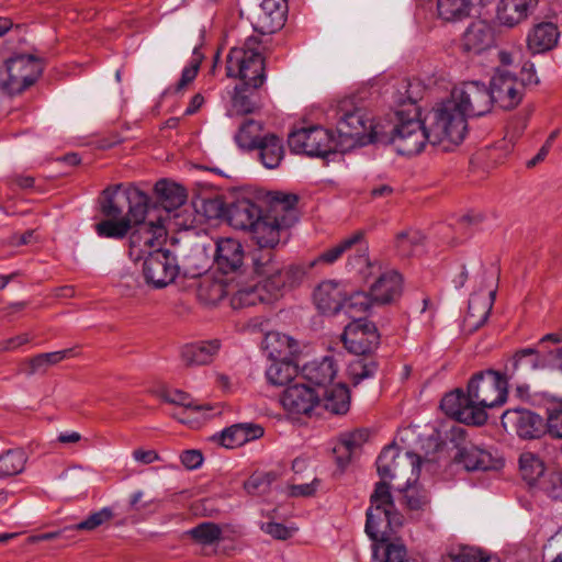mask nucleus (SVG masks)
<instances>
[{"mask_svg":"<svg viewBox=\"0 0 562 562\" xmlns=\"http://www.w3.org/2000/svg\"><path fill=\"white\" fill-rule=\"evenodd\" d=\"M396 123L392 128V145L404 156L419 154L426 143L442 146L445 151L458 146L468 132L467 116L458 108L456 101L448 98L438 103L424 121L405 111L396 112Z\"/></svg>","mask_w":562,"mask_h":562,"instance_id":"obj_1","label":"nucleus"},{"mask_svg":"<svg viewBox=\"0 0 562 562\" xmlns=\"http://www.w3.org/2000/svg\"><path fill=\"white\" fill-rule=\"evenodd\" d=\"M507 375L487 369L476 372L468 382L467 393L456 389L447 393L440 408L453 419L473 426H481L487 420L486 408L501 406L506 402Z\"/></svg>","mask_w":562,"mask_h":562,"instance_id":"obj_2","label":"nucleus"},{"mask_svg":"<svg viewBox=\"0 0 562 562\" xmlns=\"http://www.w3.org/2000/svg\"><path fill=\"white\" fill-rule=\"evenodd\" d=\"M167 231L160 220L150 221L135 228L130 235V258L143 262L145 282L162 289L172 283L179 273L177 256L169 249L162 248Z\"/></svg>","mask_w":562,"mask_h":562,"instance_id":"obj_3","label":"nucleus"},{"mask_svg":"<svg viewBox=\"0 0 562 562\" xmlns=\"http://www.w3.org/2000/svg\"><path fill=\"white\" fill-rule=\"evenodd\" d=\"M404 525V516L396 509L390 485L380 481L370 496L366 532L373 541L386 542Z\"/></svg>","mask_w":562,"mask_h":562,"instance_id":"obj_4","label":"nucleus"},{"mask_svg":"<svg viewBox=\"0 0 562 562\" xmlns=\"http://www.w3.org/2000/svg\"><path fill=\"white\" fill-rule=\"evenodd\" d=\"M149 196L139 188L116 184L102 191L100 198L101 213L108 218H135L138 227L145 222L149 206Z\"/></svg>","mask_w":562,"mask_h":562,"instance_id":"obj_5","label":"nucleus"},{"mask_svg":"<svg viewBox=\"0 0 562 562\" xmlns=\"http://www.w3.org/2000/svg\"><path fill=\"white\" fill-rule=\"evenodd\" d=\"M337 115L336 128L339 137L337 144L341 148L368 143L392 144V133L390 135L381 133L363 109L348 110L341 105Z\"/></svg>","mask_w":562,"mask_h":562,"instance_id":"obj_6","label":"nucleus"},{"mask_svg":"<svg viewBox=\"0 0 562 562\" xmlns=\"http://www.w3.org/2000/svg\"><path fill=\"white\" fill-rule=\"evenodd\" d=\"M260 41L250 36L243 47H234L226 58V75L229 78H239L244 86L252 90L260 88L265 80V59L259 52Z\"/></svg>","mask_w":562,"mask_h":562,"instance_id":"obj_7","label":"nucleus"},{"mask_svg":"<svg viewBox=\"0 0 562 562\" xmlns=\"http://www.w3.org/2000/svg\"><path fill=\"white\" fill-rule=\"evenodd\" d=\"M296 202V195L276 193L269 213H261L254 225L248 229L258 246L276 247L279 244L280 232L284 227V216L280 217L279 211H288L292 209Z\"/></svg>","mask_w":562,"mask_h":562,"instance_id":"obj_8","label":"nucleus"},{"mask_svg":"<svg viewBox=\"0 0 562 562\" xmlns=\"http://www.w3.org/2000/svg\"><path fill=\"white\" fill-rule=\"evenodd\" d=\"M41 75V67L32 55L9 58L0 67V90L8 94H20L33 86Z\"/></svg>","mask_w":562,"mask_h":562,"instance_id":"obj_9","label":"nucleus"},{"mask_svg":"<svg viewBox=\"0 0 562 562\" xmlns=\"http://www.w3.org/2000/svg\"><path fill=\"white\" fill-rule=\"evenodd\" d=\"M291 151L311 157H325L338 149L330 131L321 126L303 127L289 134Z\"/></svg>","mask_w":562,"mask_h":562,"instance_id":"obj_10","label":"nucleus"},{"mask_svg":"<svg viewBox=\"0 0 562 562\" xmlns=\"http://www.w3.org/2000/svg\"><path fill=\"white\" fill-rule=\"evenodd\" d=\"M450 99L468 116H482L493 108L490 87L481 81H465L454 87Z\"/></svg>","mask_w":562,"mask_h":562,"instance_id":"obj_11","label":"nucleus"},{"mask_svg":"<svg viewBox=\"0 0 562 562\" xmlns=\"http://www.w3.org/2000/svg\"><path fill=\"white\" fill-rule=\"evenodd\" d=\"M376 470L383 481L404 477L407 473L416 481L420 472V457L411 451L402 452L396 446L391 445L379 454Z\"/></svg>","mask_w":562,"mask_h":562,"instance_id":"obj_12","label":"nucleus"},{"mask_svg":"<svg viewBox=\"0 0 562 562\" xmlns=\"http://www.w3.org/2000/svg\"><path fill=\"white\" fill-rule=\"evenodd\" d=\"M497 280L498 277L495 278L493 273L483 272L482 284L479 292L471 295L464 319L471 329L476 330L486 323L496 297V285L493 286V283Z\"/></svg>","mask_w":562,"mask_h":562,"instance_id":"obj_13","label":"nucleus"},{"mask_svg":"<svg viewBox=\"0 0 562 562\" xmlns=\"http://www.w3.org/2000/svg\"><path fill=\"white\" fill-rule=\"evenodd\" d=\"M341 340L349 352L368 356L378 348L380 335L374 323L359 318L345 327Z\"/></svg>","mask_w":562,"mask_h":562,"instance_id":"obj_14","label":"nucleus"},{"mask_svg":"<svg viewBox=\"0 0 562 562\" xmlns=\"http://www.w3.org/2000/svg\"><path fill=\"white\" fill-rule=\"evenodd\" d=\"M493 104L503 110H513L524 98V83L506 69L497 68L490 83Z\"/></svg>","mask_w":562,"mask_h":562,"instance_id":"obj_15","label":"nucleus"},{"mask_svg":"<svg viewBox=\"0 0 562 562\" xmlns=\"http://www.w3.org/2000/svg\"><path fill=\"white\" fill-rule=\"evenodd\" d=\"M504 428H512L522 439L539 438L546 431L543 418L526 408L507 409L502 415Z\"/></svg>","mask_w":562,"mask_h":562,"instance_id":"obj_16","label":"nucleus"},{"mask_svg":"<svg viewBox=\"0 0 562 562\" xmlns=\"http://www.w3.org/2000/svg\"><path fill=\"white\" fill-rule=\"evenodd\" d=\"M281 403L284 409L291 414L311 415L319 404V391L305 384L295 383L284 390Z\"/></svg>","mask_w":562,"mask_h":562,"instance_id":"obj_17","label":"nucleus"},{"mask_svg":"<svg viewBox=\"0 0 562 562\" xmlns=\"http://www.w3.org/2000/svg\"><path fill=\"white\" fill-rule=\"evenodd\" d=\"M244 249L234 238H222L216 241L214 265L223 274L240 273L244 268Z\"/></svg>","mask_w":562,"mask_h":562,"instance_id":"obj_18","label":"nucleus"},{"mask_svg":"<svg viewBox=\"0 0 562 562\" xmlns=\"http://www.w3.org/2000/svg\"><path fill=\"white\" fill-rule=\"evenodd\" d=\"M494 44V30L485 21L472 22L463 33L461 48L464 53L477 55Z\"/></svg>","mask_w":562,"mask_h":562,"instance_id":"obj_19","label":"nucleus"},{"mask_svg":"<svg viewBox=\"0 0 562 562\" xmlns=\"http://www.w3.org/2000/svg\"><path fill=\"white\" fill-rule=\"evenodd\" d=\"M538 5V0H499L496 20L501 25L515 27L525 21Z\"/></svg>","mask_w":562,"mask_h":562,"instance_id":"obj_20","label":"nucleus"},{"mask_svg":"<svg viewBox=\"0 0 562 562\" xmlns=\"http://www.w3.org/2000/svg\"><path fill=\"white\" fill-rule=\"evenodd\" d=\"M402 285V276L396 271L391 270L380 274L370 286L374 303L378 305L393 303L401 296Z\"/></svg>","mask_w":562,"mask_h":562,"instance_id":"obj_21","label":"nucleus"},{"mask_svg":"<svg viewBox=\"0 0 562 562\" xmlns=\"http://www.w3.org/2000/svg\"><path fill=\"white\" fill-rule=\"evenodd\" d=\"M345 291L335 281H324L314 291V303L323 314L335 315L341 311Z\"/></svg>","mask_w":562,"mask_h":562,"instance_id":"obj_22","label":"nucleus"},{"mask_svg":"<svg viewBox=\"0 0 562 562\" xmlns=\"http://www.w3.org/2000/svg\"><path fill=\"white\" fill-rule=\"evenodd\" d=\"M261 213L255 202L243 198L227 205L226 220L234 228L248 231Z\"/></svg>","mask_w":562,"mask_h":562,"instance_id":"obj_23","label":"nucleus"},{"mask_svg":"<svg viewBox=\"0 0 562 562\" xmlns=\"http://www.w3.org/2000/svg\"><path fill=\"white\" fill-rule=\"evenodd\" d=\"M288 0H263L258 15L262 33H274L286 20Z\"/></svg>","mask_w":562,"mask_h":562,"instance_id":"obj_24","label":"nucleus"},{"mask_svg":"<svg viewBox=\"0 0 562 562\" xmlns=\"http://www.w3.org/2000/svg\"><path fill=\"white\" fill-rule=\"evenodd\" d=\"M317 391H319L317 409L323 408L334 415H344L349 411L350 392L345 384H336Z\"/></svg>","mask_w":562,"mask_h":562,"instance_id":"obj_25","label":"nucleus"},{"mask_svg":"<svg viewBox=\"0 0 562 562\" xmlns=\"http://www.w3.org/2000/svg\"><path fill=\"white\" fill-rule=\"evenodd\" d=\"M454 460L468 471H487L496 468V460L491 452L473 445L460 448Z\"/></svg>","mask_w":562,"mask_h":562,"instance_id":"obj_26","label":"nucleus"},{"mask_svg":"<svg viewBox=\"0 0 562 562\" xmlns=\"http://www.w3.org/2000/svg\"><path fill=\"white\" fill-rule=\"evenodd\" d=\"M559 38L558 27L551 22H542L533 26L527 36V47L532 54L552 49Z\"/></svg>","mask_w":562,"mask_h":562,"instance_id":"obj_27","label":"nucleus"},{"mask_svg":"<svg viewBox=\"0 0 562 562\" xmlns=\"http://www.w3.org/2000/svg\"><path fill=\"white\" fill-rule=\"evenodd\" d=\"M220 346L217 339L188 344L181 349L182 361L186 366L209 364L218 352Z\"/></svg>","mask_w":562,"mask_h":562,"instance_id":"obj_28","label":"nucleus"},{"mask_svg":"<svg viewBox=\"0 0 562 562\" xmlns=\"http://www.w3.org/2000/svg\"><path fill=\"white\" fill-rule=\"evenodd\" d=\"M303 376L318 389L326 387L337 374V364L333 357L326 356L321 361H313L303 367Z\"/></svg>","mask_w":562,"mask_h":562,"instance_id":"obj_29","label":"nucleus"},{"mask_svg":"<svg viewBox=\"0 0 562 562\" xmlns=\"http://www.w3.org/2000/svg\"><path fill=\"white\" fill-rule=\"evenodd\" d=\"M155 193L159 204L167 212L183 205L188 198L187 191L182 186L166 179H161L155 184Z\"/></svg>","mask_w":562,"mask_h":562,"instance_id":"obj_30","label":"nucleus"},{"mask_svg":"<svg viewBox=\"0 0 562 562\" xmlns=\"http://www.w3.org/2000/svg\"><path fill=\"white\" fill-rule=\"evenodd\" d=\"M483 0H437L438 18L445 22H459L470 16L472 8Z\"/></svg>","mask_w":562,"mask_h":562,"instance_id":"obj_31","label":"nucleus"},{"mask_svg":"<svg viewBox=\"0 0 562 562\" xmlns=\"http://www.w3.org/2000/svg\"><path fill=\"white\" fill-rule=\"evenodd\" d=\"M544 366L539 351L535 348H526L517 351L513 359L505 366V375L513 379L518 372L533 371Z\"/></svg>","mask_w":562,"mask_h":562,"instance_id":"obj_32","label":"nucleus"},{"mask_svg":"<svg viewBox=\"0 0 562 562\" xmlns=\"http://www.w3.org/2000/svg\"><path fill=\"white\" fill-rule=\"evenodd\" d=\"M192 205L198 213L209 220L226 218L227 205L222 195L210 191L203 192L192 199Z\"/></svg>","mask_w":562,"mask_h":562,"instance_id":"obj_33","label":"nucleus"},{"mask_svg":"<svg viewBox=\"0 0 562 562\" xmlns=\"http://www.w3.org/2000/svg\"><path fill=\"white\" fill-rule=\"evenodd\" d=\"M447 558L451 562H501L497 554L468 544L451 547L447 552Z\"/></svg>","mask_w":562,"mask_h":562,"instance_id":"obj_34","label":"nucleus"},{"mask_svg":"<svg viewBox=\"0 0 562 562\" xmlns=\"http://www.w3.org/2000/svg\"><path fill=\"white\" fill-rule=\"evenodd\" d=\"M263 277L260 285L265 292L269 294L270 299H277L281 295V291L292 280V270L285 269L282 265L268 270L261 274Z\"/></svg>","mask_w":562,"mask_h":562,"instance_id":"obj_35","label":"nucleus"},{"mask_svg":"<svg viewBox=\"0 0 562 562\" xmlns=\"http://www.w3.org/2000/svg\"><path fill=\"white\" fill-rule=\"evenodd\" d=\"M256 148L259 149L261 162L268 169L277 168L283 159L282 140L274 134L263 136Z\"/></svg>","mask_w":562,"mask_h":562,"instance_id":"obj_36","label":"nucleus"},{"mask_svg":"<svg viewBox=\"0 0 562 562\" xmlns=\"http://www.w3.org/2000/svg\"><path fill=\"white\" fill-rule=\"evenodd\" d=\"M543 461L532 452H524L519 457V472L529 486H536L546 473Z\"/></svg>","mask_w":562,"mask_h":562,"instance_id":"obj_37","label":"nucleus"},{"mask_svg":"<svg viewBox=\"0 0 562 562\" xmlns=\"http://www.w3.org/2000/svg\"><path fill=\"white\" fill-rule=\"evenodd\" d=\"M267 348L272 359H288L299 352V344L288 335L272 333L267 336Z\"/></svg>","mask_w":562,"mask_h":562,"instance_id":"obj_38","label":"nucleus"},{"mask_svg":"<svg viewBox=\"0 0 562 562\" xmlns=\"http://www.w3.org/2000/svg\"><path fill=\"white\" fill-rule=\"evenodd\" d=\"M132 225L138 228L135 218H108L98 223L95 231L100 237L122 239L128 234Z\"/></svg>","mask_w":562,"mask_h":562,"instance_id":"obj_39","label":"nucleus"},{"mask_svg":"<svg viewBox=\"0 0 562 562\" xmlns=\"http://www.w3.org/2000/svg\"><path fill=\"white\" fill-rule=\"evenodd\" d=\"M297 366L288 359H273L266 371L268 381L273 385H285L297 375Z\"/></svg>","mask_w":562,"mask_h":562,"instance_id":"obj_40","label":"nucleus"},{"mask_svg":"<svg viewBox=\"0 0 562 562\" xmlns=\"http://www.w3.org/2000/svg\"><path fill=\"white\" fill-rule=\"evenodd\" d=\"M375 304L371 295L366 292H355L349 297L344 295L341 311H344L353 321L361 318L359 315L364 314L369 308Z\"/></svg>","mask_w":562,"mask_h":562,"instance_id":"obj_41","label":"nucleus"},{"mask_svg":"<svg viewBox=\"0 0 562 562\" xmlns=\"http://www.w3.org/2000/svg\"><path fill=\"white\" fill-rule=\"evenodd\" d=\"M261 131L262 125L260 122L250 119L246 120L235 136L236 143L241 148L255 149L262 139L260 136Z\"/></svg>","mask_w":562,"mask_h":562,"instance_id":"obj_42","label":"nucleus"},{"mask_svg":"<svg viewBox=\"0 0 562 562\" xmlns=\"http://www.w3.org/2000/svg\"><path fill=\"white\" fill-rule=\"evenodd\" d=\"M363 440L364 432L360 430L344 436L341 441L334 449V452L337 454V463L340 468L349 463L351 454L361 446Z\"/></svg>","mask_w":562,"mask_h":562,"instance_id":"obj_43","label":"nucleus"},{"mask_svg":"<svg viewBox=\"0 0 562 562\" xmlns=\"http://www.w3.org/2000/svg\"><path fill=\"white\" fill-rule=\"evenodd\" d=\"M263 290L259 284L238 289L231 299V305L233 308H244L254 306L257 303L268 301L269 297L263 295Z\"/></svg>","mask_w":562,"mask_h":562,"instance_id":"obj_44","label":"nucleus"},{"mask_svg":"<svg viewBox=\"0 0 562 562\" xmlns=\"http://www.w3.org/2000/svg\"><path fill=\"white\" fill-rule=\"evenodd\" d=\"M378 370V362L372 357H361L351 361L348 366V374L353 385L372 378Z\"/></svg>","mask_w":562,"mask_h":562,"instance_id":"obj_45","label":"nucleus"},{"mask_svg":"<svg viewBox=\"0 0 562 562\" xmlns=\"http://www.w3.org/2000/svg\"><path fill=\"white\" fill-rule=\"evenodd\" d=\"M26 462L25 452L22 449H12L0 456V475L12 476L21 473Z\"/></svg>","mask_w":562,"mask_h":562,"instance_id":"obj_46","label":"nucleus"},{"mask_svg":"<svg viewBox=\"0 0 562 562\" xmlns=\"http://www.w3.org/2000/svg\"><path fill=\"white\" fill-rule=\"evenodd\" d=\"M407 477L406 485L400 491L404 493L405 505L411 512H423L429 504V496L425 490L411 484Z\"/></svg>","mask_w":562,"mask_h":562,"instance_id":"obj_47","label":"nucleus"},{"mask_svg":"<svg viewBox=\"0 0 562 562\" xmlns=\"http://www.w3.org/2000/svg\"><path fill=\"white\" fill-rule=\"evenodd\" d=\"M356 246V254L349 257L348 266L350 269L356 270L360 276L367 279L369 276L373 274V269L376 267L369 260L367 254L368 246L363 244L362 240Z\"/></svg>","mask_w":562,"mask_h":562,"instance_id":"obj_48","label":"nucleus"},{"mask_svg":"<svg viewBox=\"0 0 562 562\" xmlns=\"http://www.w3.org/2000/svg\"><path fill=\"white\" fill-rule=\"evenodd\" d=\"M362 239H363V232L362 231H358V232L353 233L350 237L341 240L335 247L324 251L319 256V261H324L326 263L335 262L337 259H339L341 257V255L344 252H346L348 250H351Z\"/></svg>","mask_w":562,"mask_h":562,"instance_id":"obj_49","label":"nucleus"},{"mask_svg":"<svg viewBox=\"0 0 562 562\" xmlns=\"http://www.w3.org/2000/svg\"><path fill=\"white\" fill-rule=\"evenodd\" d=\"M188 535L201 544H211L221 538L222 530L214 522H202L189 530Z\"/></svg>","mask_w":562,"mask_h":562,"instance_id":"obj_50","label":"nucleus"},{"mask_svg":"<svg viewBox=\"0 0 562 562\" xmlns=\"http://www.w3.org/2000/svg\"><path fill=\"white\" fill-rule=\"evenodd\" d=\"M425 236L419 231L407 229L396 235V248L403 256H409L423 244Z\"/></svg>","mask_w":562,"mask_h":562,"instance_id":"obj_51","label":"nucleus"},{"mask_svg":"<svg viewBox=\"0 0 562 562\" xmlns=\"http://www.w3.org/2000/svg\"><path fill=\"white\" fill-rule=\"evenodd\" d=\"M113 516L114 515L112 509L109 507H104L99 512L92 513L88 518L76 524L75 526L65 528L64 531L70 529L79 531H92L100 527L101 525H103L104 522L110 521L113 518Z\"/></svg>","mask_w":562,"mask_h":562,"instance_id":"obj_52","label":"nucleus"},{"mask_svg":"<svg viewBox=\"0 0 562 562\" xmlns=\"http://www.w3.org/2000/svg\"><path fill=\"white\" fill-rule=\"evenodd\" d=\"M537 487L549 497L562 501V474L555 471H546Z\"/></svg>","mask_w":562,"mask_h":562,"instance_id":"obj_53","label":"nucleus"},{"mask_svg":"<svg viewBox=\"0 0 562 562\" xmlns=\"http://www.w3.org/2000/svg\"><path fill=\"white\" fill-rule=\"evenodd\" d=\"M249 88L250 87L244 86V83L235 88L232 103L237 113H251L256 108V103L252 100V91H249Z\"/></svg>","mask_w":562,"mask_h":562,"instance_id":"obj_54","label":"nucleus"},{"mask_svg":"<svg viewBox=\"0 0 562 562\" xmlns=\"http://www.w3.org/2000/svg\"><path fill=\"white\" fill-rule=\"evenodd\" d=\"M274 247H260L254 251L252 262L254 270L257 274L261 276L268 270L280 266L279 262L273 261L272 249Z\"/></svg>","mask_w":562,"mask_h":562,"instance_id":"obj_55","label":"nucleus"},{"mask_svg":"<svg viewBox=\"0 0 562 562\" xmlns=\"http://www.w3.org/2000/svg\"><path fill=\"white\" fill-rule=\"evenodd\" d=\"M199 295L209 303L216 304L227 295V290L221 281L204 280L199 288Z\"/></svg>","mask_w":562,"mask_h":562,"instance_id":"obj_56","label":"nucleus"},{"mask_svg":"<svg viewBox=\"0 0 562 562\" xmlns=\"http://www.w3.org/2000/svg\"><path fill=\"white\" fill-rule=\"evenodd\" d=\"M276 479L277 474L273 472L254 474L244 483V487L248 494H262Z\"/></svg>","mask_w":562,"mask_h":562,"instance_id":"obj_57","label":"nucleus"},{"mask_svg":"<svg viewBox=\"0 0 562 562\" xmlns=\"http://www.w3.org/2000/svg\"><path fill=\"white\" fill-rule=\"evenodd\" d=\"M158 396L170 404L180 405L189 409L201 411L204 409V406L192 405L189 401V394L180 390H162L158 393ZM205 409H211L210 407H205Z\"/></svg>","mask_w":562,"mask_h":562,"instance_id":"obj_58","label":"nucleus"},{"mask_svg":"<svg viewBox=\"0 0 562 562\" xmlns=\"http://www.w3.org/2000/svg\"><path fill=\"white\" fill-rule=\"evenodd\" d=\"M241 426L239 424L232 425L221 432V445L225 448H235L244 445Z\"/></svg>","mask_w":562,"mask_h":562,"instance_id":"obj_59","label":"nucleus"},{"mask_svg":"<svg viewBox=\"0 0 562 562\" xmlns=\"http://www.w3.org/2000/svg\"><path fill=\"white\" fill-rule=\"evenodd\" d=\"M48 370V367L46 364L45 358L42 353H38L32 358L25 359L23 361V368L22 371L26 375H34L37 373H46Z\"/></svg>","mask_w":562,"mask_h":562,"instance_id":"obj_60","label":"nucleus"},{"mask_svg":"<svg viewBox=\"0 0 562 562\" xmlns=\"http://www.w3.org/2000/svg\"><path fill=\"white\" fill-rule=\"evenodd\" d=\"M406 548L398 543H387L384 548L383 562H404Z\"/></svg>","mask_w":562,"mask_h":562,"instance_id":"obj_61","label":"nucleus"},{"mask_svg":"<svg viewBox=\"0 0 562 562\" xmlns=\"http://www.w3.org/2000/svg\"><path fill=\"white\" fill-rule=\"evenodd\" d=\"M547 428L552 437L562 438V408L550 412Z\"/></svg>","mask_w":562,"mask_h":562,"instance_id":"obj_62","label":"nucleus"},{"mask_svg":"<svg viewBox=\"0 0 562 562\" xmlns=\"http://www.w3.org/2000/svg\"><path fill=\"white\" fill-rule=\"evenodd\" d=\"M239 426H241V434H243V442L244 445L248 441L259 439L263 436L265 430L263 428L254 423H240Z\"/></svg>","mask_w":562,"mask_h":562,"instance_id":"obj_63","label":"nucleus"},{"mask_svg":"<svg viewBox=\"0 0 562 562\" xmlns=\"http://www.w3.org/2000/svg\"><path fill=\"white\" fill-rule=\"evenodd\" d=\"M180 460L187 469L194 470L202 464L203 456L200 450H186L181 453Z\"/></svg>","mask_w":562,"mask_h":562,"instance_id":"obj_64","label":"nucleus"}]
</instances>
